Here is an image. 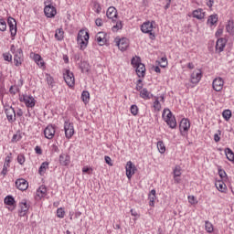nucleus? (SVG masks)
Instances as JSON below:
<instances>
[{
    "label": "nucleus",
    "mask_w": 234,
    "mask_h": 234,
    "mask_svg": "<svg viewBox=\"0 0 234 234\" xmlns=\"http://www.w3.org/2000/svg\"><path fill=\"white\" fill-rule=\"evenodd\" d=\"M10 52L14 56L15 67H21V65H23V61H25V55H23V49L16 48V45L12 44L10 47Z\"/></svg>",
    "instance_id": "1"
},
{
    "label": "nucleus",
    "mask_w": 234,
    "mask_h": 234,
    "mask_svg": "<svg viewBox=\"0 0 234 234\" xmlns=\"http://www.w3.org/2000/svg\"><path fill=\"white\" fill-rule=\"evenodd\" d=\"M163 118L170 129H175L176 127V119L173 115V112H171V110L165 109L163 112Z\"/></svg>",
    "instance_id": "2"
},
{
    "label": "nucleus",
    "mask_w": 234,
    "mask_h": 234,
    "mask_svg": "<svg viewBox=\"0 0 234 234\" xmlns=\"http://www.w3.org/2000/svg\"><path fill=\"white\" fill-rule=\"evenodd\" d=\"M44 5H45L44 14L46 17H48V18L56 17V15L58 14V10L52 5V1L50 0L45 1Z\"/></svg>",
    "instance_id": "3"
},
{
    "label": "nucleus",
    "mask_w": 234,
    "mask_h": 234,
    "mask_svg": "<svg viewBox=\"0 0 234 234\" xmlns=\"http://www.w3.org/2000/svg\"><path fill=\"white\" fill-rule=\"evenodd\" d=\"M89 31H85L80 29L78 33L77 41L80 45V48H87V45L89 44Z\"/></svg>",
    "instance_id": "4"
},
{
    "label": "nucleus",
    "mask_w": 234,
    "mask_h": 234,
    "mask_svg": "<svg viewBox=\"0 0 234 234\" xmlns=\"http://www.w3.org/2000/svg\"><path fill=\"white\" fill-rule=\"evenodd\" d=\"M64 81L67 83L68 87H74L76 83V79L74 78V73L69 69H66L63 73Z\"/></svg>",
    "instance_id": "5"
},
{
    "label": "nucleus",
    "mask_w": 234,
    "mask_h": 234,
    "mask_svg": "<svg viewBox=\"0 0 234 234\" xmlns=\"http://www.w3.org/2000/svg\"><path fill=\"white\" fill-rule=\"evenodd\" d=\"M19 101L25 103L26 106L29 108L36 107V99H34L30 95H20L19 96Z\"/></svg>",
    "instance_id": "6"
},
{
    "label": "nucleus",
    "mask_w": 234,
    "mask_h": 234,
    "mask_svg": "<svg viewBox=\"0 0 234 234\" xmlns=\"http://www.w3.org/2000/svg\"><path fill=\"white\" fill-rule=\"evenodd\" d=\"M7 25L9 27L11 37H16L17 34V22L14 19V17L9 16L7 18Z\"/></svg>",
    "instance_id": "7"
},
{
    "label": "nucleus",
    "mask_w": 234,
    "mask_h": 234,
    "mask_svg": "<svg viewBox=\"0 0 234 234\" xmlns=\"http://www.w3.org/2000/svg\"><path fill=\"white\" fill-rule=\"evenodd\" d=\"M95 41H97L100 47H103V45H107V43L109 42V37L105 32H99L95 36Z\"/></svg>",
    "instance_id": "8"
},
{
    "label": "nucleus",
    "mask_w": 234,
    "mask_h": 234,
    "mask_svg": "<svg viewBox=\"0 0 234 234\" xmlns=\"http://www.w3.org/2000/svg\"><path fill=\"white\" fill-rule=\"evenodd\" d=\"M141 30L144 34H149L150 35V39H154V34L153 33V23L144 22L141 26Z\"/></svg>",
    "instance_id": "9"
},
{
    "label": "nucleus",
    "mask_w": 234,
    "mask_h": 234,
    "mask_svg": "<svg viewBox=\"0 0 234 234\" xmlns=\"http://www.w3.org/2000/svg\"><path fill=\"white\" fill-rule=\"evenodd\" d=\"M126 169V176L128 180H131L133 178V175L138 171L136 168V165H134L131 161H128L125 166Z\"/></svg>",
    "instance_id": "10"
},
{
    "label": "nucleus",
    "mask_w": 234,
    "mask_h": 234,
    "mask_svg": "<svg viewBox=\"0 0 234 234\" xmlns=\"http://www.w3.org/2000/svg\"><path fill=\"white\" fill-rule=\"evenodd\" d=\"M115 41L118 48L122 50V52H125V50H127L129 48V39L126 37L115 38Z\"/></svg>",
    "instance_id": "11"
},
{
    "label": "nucleus",
    "mask_w": 234,
    "mask_h": 234,
    "mask_svg": "<svg viewBox=\"0 0 234 234\" xmlns=\"http://www.w3.org/2000/svg\"><path fill=\"white\" fill-rule=\"evenodd\" d=\"M64 131L66 134V138L70 139L74 136V124L65 122L64 123Z\"/></svg>",
    "instance_id": "12"
},
{
    "label": "nucleus",
    "mask_w": 234,
    "mask_h": 234,
    "mask_svg": "<svg viewBox=\"0 0 234 234\" xmlns=\"http://www.w3.org/2000/svg\"><path fill=\"white\" fill-rule=\"evenodd\" d=\"M212 87L216 92H220L224 89V80L222 78H216L212 82Z\"/></svg>",
    "instance_id": "13"
},
{
    "label": "nucleus",
    "mask_w": 234,
    "mask_h": 234,
    "mask_svg": "<svg viewBox=\"0 0 234 234\" xmlns=\"http://www.w3.org/2000/svg\"><path fill=\"white\" fill-rule=\"evenodd\" d=\"M200 80H202V71L200 69L194 70L190 77L191 83L197 85L200 82Z\"/></svg>",
    "instance_id": "14"
},
{
    "label": "nucleus",
    "mask_w": 234,
    "mask_h": 234,
    "mask_svg": "<svg viewBox=\"0 0 234 234\" xmlns=\"http://www.w3.org/2000/svg\"><path fill=\"white\" fill-rule=\"evenodd\" d=\"M45 138H48V140H52L54 138V134H56V127L54 125L49 124L48 127L44 130Z\"/></svg>",
    "instance_id": "15"
},
{
    "label": "nucleus",
    "mask_w": 234,
    "mask_h": 234,
    "mask_svg": "<svg viewBox=\"0 0 234 234\" xmlns=\"http://www.w3.org/2000/svg\"><path fill=\"white\" fill-rule=\"evenodd\" d=\"M5 114L9 123L16 122V110L12 106L5 109Z\"/></svg>",
    "instance_id": "16"
},
{
    "label": "nucleus",
    "mask_w": 234,
    "mask_h": 234,
    "mask_svg": "<svg viewBox=\"0 0 234 234\" xmlns=\"http://www.w3.org/2000/svg\"><path fill=\"white\" fill-rule=\"evenodd\" d=\"M16 186L20 191H27L28 189V182L24 178L17 179L16 181Z\"/></svg>",
    "instance_id": "17"
},
{
    "label": "nucleus",
    "mask_w": 234,
    "mask_h": 234,
    "mask_svg": "<svg viewBox=\"0 0 234 234\" xmlns=\"http://www.w3.org/2000/svg\"><path fill=\"white\" fill-rule=\"evenodd\" d=\"M226 43H228V40H226V38H218L216 43V50L218 53L224 52V48H226Z\"/></svg>",
    "instance_id": "18"
},
{
    "label": "nucleus",
    "mask_w": 234,
    "mask_h": 234,
    "mask_svg": "<svg viewBox=\"0 0 234 234\" xmlns=\"http://www.w3.org/2000/svg\"><path fill=\"white\" fill-rule=\"evenodd\" d=\"M191 127V122L188 119H182L179 124V129L181 133H187Z\"/></svg>",
    "instance_id": "19"
},
{
    "label": "nucleus",
    "mask_w": 234,
    "mask_h": 234,
    "mask_svg": "<svg viewBox=\"0 0 234 234\" xmlns=\"http://www.w3.org/2000/svg\"><path fill=\"white\" fill-rule=\"evenodd\" d=\"M106 16L108 19H112V21H114V18L116 19V17H118V12L116 11V8L114 6H111L108 8Z\"/></svg>",
    "instance_id": "20"
},
{
    "label": "nucleus",
    "mask_w": 234,
    "mask_h": 234,
    "mask_svg": "<svg viewBox=\"0 0 234 234\" xmlns=\"http://www.w3.org/2000/svg\"><path fill=\"white\" fill-rule=\"evenodd\" d=\"M12 160V153H10L6 157H5V161L3 166V170L1 172L2 175H6V173H8V167H10V162Z\"/></svg>",
    "instance_id": "21"
},
{
    "label": "nucleus",
    "mask_w": 234,
    "mask_h": 234,
    "mask_svg": "<svg viewBox=\"0 0 234 234\" xmlns=\"http://www.w3.org/2000/svg\"><path fill=\"white\" fill-rule=\"evenodd\" d=\"M192 16L196 19H204V17H206V13L202 8H198L193 11Z\"/></svg>",
    "instance_id": "22"
},
{
    "label": "nucleus",
    "mask_w": 234,
    "mask_h": 234,
    "mask_svg": "<svg viewBox=\"0 0 234 234\" xmlns=\"http://www.w3.org/2000/svg\"><path fill=\"white\" fill-rule=\"evenodd\" d=\"M60 165H69L70 164V156L67 154H61L59 155Z\"/></svg>",
    "instance_id": "23"
},
{
    "label": "nucleus",
    "mask_w": 234,
    "mask_h": 234,
    "mask_svg": "<svg viewBox=\"0 0 234 234\" xmlns=\"http://www.w3.org/2000/svg\"><path fill=\"white\" fill-rule=\"evenodd\" d=\"M136 67V73H137V76L139 78H144L145 76V65L144 64H139L138 66H135Z\"/></svg>",
    "instance_id": "24"
},
{
    "label": "nucleus",
    "mask_w": 234,
    "mask_h": 234,
    "mask_svg": "<svg viewBox=\"0 0 234 234\" xmlns=\"http://www.w3.org/2000/svg\"><path fill=\"white\" fill-rule=\"evenodd\" d=\"M65 37V31H63V28H58L55 32V38L57 41H63V38Z\"/></svg>",
    "instance_id": "25"
},
{
    "label": "nucleus",
    "mask_w": 234,
    "mask_h": 234,
    "mask_svg": "<svg viewBox=\"0 0 234 234\" xmlns=\"http://www.w3.org/2000/svg\"><path fill=\"white\" fill-rule=\"evenodd\" d=\"M140 96H141V98H143V100H151L153 94H151V92H149V90H147L146 88H144L140 91Z\"/></svg>",
    "instance_id": "26"
},
{
    "label": "nucleus",
    "mask_w": 234,
    "mask_h": 234,
    "mask_svg": "<svg viewBox=\"0 0 234 234\" xmlns=\"http://www.w3.org/2000/svg\"><path fill=\"white\" fill-rule=\"evenodd\" d=\"M216 187L221 193H226V191L228 189V186H226V184L223 181L216 182Z\"/></svg>",
    "instance_id": "27"
},
{
    "label": "nucleus",
    "mask_w": 234,
    "mask_h": 234,
    "mask_svg": "<svg viewBox=\"0 0 234 234\" xmlns=\"http://www.w3.org/2000/svg\"><path fill=\"white\" fill-rule=\"evenodd\" d=\"M47 195V187L45 186H39V188L37 190V197L38 198H43Z\"/></svg>",
    "instance_id": "28"
},
{
    "label": "nucleus",
    "mask_w": 234,
    "mask_h": 234,
    "mask_svg": "<svg viewBox=\"0 0 234 234\" xmlns=\"http://www.w3.org/2000/svg\"><path fill=\"white\" fill-rule=\"evenodd\" d=\"M218 22V16L217 15H211L208 16L207 25H210V27H213V25H217Z\"/></svg>",
    "instance_id": "29"
},
{
    "label": "nucleus",
    "mask_w": 234,
    "mask_h": 234,
    "mask_svg": "<svg viewBox=\"0 0 234 234\" xmlns=\"http://www.w3.org/2000/svg\"><path fill=\"white\" fill-rule=\"evenodd\" d=\"M28 208L29 207H28V204H27V200H23L20 203V209H21L20 214L24 216L27 213V211H28Z\"/></svg>",
    "instance_id": "30"
},
{
    "label": "nucleus",
    "mask_w": 234,
    "mask_h": 234,
    "mask_svg": "<svg viewBox=\"0 0 234 234\" xmlns=\"http://www.w3.org/2000/svg\"><path fill=\"white\" fill-rule=\"evenodd\" d=\"M148 198L150 200V206H154V200H156V190H151Z\"/></svg>",
    "instance_id": "31"
},
{
    "label": "nucleus",
    "mask_w": 234,
    "mask_h": 234,
    "mask_svg": "<svg viewBox=\"0 0 234 234\" xmlns=\"http://www.w3.org/2000/svg\"><path fill=\"white\" fill-rule=\"evenodd\" d=\"M80 68L81 72H89L90 70V65L87 61L80 62Z\"/></svg>",
    "instance_id": "32"
},
{
    "label": "nucleus",
    "mask_w": 234,
    "mask_h": 234,
    "mask_svg": "<svg viewBox=\"0 0 234 234\" xmlns=\"http://www.w3.org/2000/svg\"><path fill=\"white\" fill-rule=\"evenodd\" d=\"M33 59L36 63L40 65V67H45V62L43 61V58H41L39 54H34Z\"/></svg>",
    "instance_id": "33"
},
{
    "label": "nucleus",
    "mask_w": 234,
    "mask_h": 234,
    "mask_svg": "<svg viewBox=\"0 0 234 234\" xmlns=\"http://www.w3.org/2000/svg\"><path fill=\"white\" fill-rule=\"evenodd\" d=\"M225 154L229 162H234V153L230 148L225 149Z\"/></svg>",
    "instance_id": "34"
},
{
    "label": "nucleus",
    "mask_w": 234,
    "mask_h": 234,
    "mask_svg": "<svg viewBox=\"0 0 234 234\" xmlns=\"http://www.w3.org/2000/svg\"><path fill=\"white\" fill-rule=\"evenodd\" d=\"M4 202L6 206H16V199L12 196L5 197Z\"/></svg>",
    "instance_id": "35"
},
{
    "label": "nucleus",
    "mask_w": 234,
    "mask_h": 234,
    "mask_svg": "<svg viewBox=\"0 0 234 234\" xmlns=\"http://www.w3.org/2000/svg\"><path fill=\"white\" fill-rule=\"evenodd\" d=\"M47 169H48V162L42 163L38 169L39 175L41 176L45 175V173H47Z\"/></svg>",
    "instance_id": "36"
},
{
    "label": "nucleus",
    "mask_w": 234,
    "mask_h": 234,
    "mask_svg": "<svg viewBox=\"0 0 234 234\" xmlns=\"http://www.w3.org/2000/svg\"><path fill=\"white\" fill-rule=\"evenodd\" d=\"M205 229L207 233H213L215 230L213 224L209 221H205Z\"/></svg>",
    "instance_id": "37"
},
{
    "label": "nucleus",
    "mask_w": 234,
    "mask_h": 234,
    "mask_svg": "<svg viewBox=\"0 0 234 234\" xmlns=\"http://www.w3.org/2000/svg\"><path fill=\"white\" fill-rule=\"evenodd\" d=\"M157 149L161 154H164L165 153V144H164V141H158L157 142Z\"/></svg>",
    "instance_id": "38"
},
{
    "label": "nucleus",
    "mask_w": 234,
    "mask_h": 234,
    "mask_svg": "<svg viewBox=\"0 0 234 234\" xmlns=\"http://www.w3.org/2000/svg\"><path fill=\"white\" fill-rule=\"evenodd\" d=\"M90 99V93H89V91H82L81 94V100L83 102L85 103H89V100Z\"/></svg>",
    "instance_id": "39"
},
{
    "label": "nucleus",
    "mask_w": 234,
    "mask_h": 234,
    "mask_svg": "<svg viewBox=\"0 0 234 234\" xmlns=\"http://www.w3.org/2000/svg\"><path fill=\"white\" fill-rule=\"evenodd\" d=\"M222 116L224 120H226V122H229V120L231 119V110L223 111Z\"/></svg>",
    "instance_id": "40"
},
{
    "label": "nucleus",
    "mask_w": 234,
    "mask_h": 234,
    "mask_svg": "<svg viewBox=\"0 0 234 234\" xmlns=\"http://www.w3.org/2000/svg\"><path fill=\"white\" fill-rule=\"evenodd\" d=\"M122 21H117L116 24L112 27L113 32H118V30H122Z\"/></svg>",
    "instance_id": "41"
},
{
    "label": "nucleus",
    "mask_w": 234,
    "mask_h": 234,
    "mask_svg": "<svg viewBox=\"0 0 234 234\" xmlns=\"http://www.w3.org/2000/svg\"><path fill=\"white\" fill-rule=\"evenodd\" d=\"M141 64H142V59L140 58V57L132 58V65H133V67H137L138 65H141Z\"/></svg>",
    "instance_id": "42"
},
{
    "label": "nucleus",
    "mask_w": 234,
    "mask_h": 234,
    "mask_svg": "<svg viewBox=\"0 0 234 234\" xmlns=\"http://www.w3.org/2000/svg\"><path fill=\"white\" fill-rule=\"evenodd\" d=\"M3 58L5 61H8L9 63H12V54H10L9 52L4 53Z\"/></svg>",
    "instance_id": "43"
},
{
    "label": "nucleus",
    "mask_w": 234,
    "mask_h": 234,
    "mask_svg": "<svg viewBox=\"0 0 234 234\" xmlns=\"http://www.w3.org/2000/svg\"><path fill=\"white\" fill-rule=\"evenodd\" d=\"M57 217L58 218H64V217H65V210L62 207L57 209Z\"/></svg>",
    "instance_id": "44"
},
{
    "label": "nucleus",
    "mask_w": 234,
    "mask_h": 234,
    "mask_svg": "<svg viewBox=\"0 0 234 234\" xmlns=\"http://www.w3.org/2000/svg\"><path fill=\"white\" fill-rule=\"evenodd\" d=\"M154 109L155 111H161L162 109V104H160V101H158V98H156V100L154 102Z\"/></svg>",
    "instance_id": "45"
},
{
    "label": "nucleus",
    "mask_w": 234,
    "mask_h": 234,
    "mask_svg": "<svg viewBox=\"0 0 234 234\" xmlns=\"http://www.w3.org/2000/svg\"><path fill=\"white\" fill-rule=\"evenodd\" d=\"M133 116H136L138 114V106L136 104H133L130 109Z\"/></svg>",
    "instance_id": "46"
},
{
    "label": "nucleus",
    "mask_w": 234,
    "mask_h": 234,
    "mask_svg": "<svg viewBox=\"0 0 234 234\" xmlns=\"http://www.w3.org/2000/svg\"><path fill=\"white\" fill-rule=\"evenodd\" d=\"M0 30L1 32H5L6 30V22L3 18L0 19Z\"/></svg>",
    "instance_id": "47"
},
{
    "label": "nucleus",
    "mask_w": 234,
    "mask_h": 234,
    "mask_svg": "<svg viewBox=\"0 0 234 234\" xmlns=\"http://www.w3.org/2000/svg\"><path fill=\"white\" fill-rule=\"evenodd\" d=\"M10 94L16 95L19 92V88L17 86H11L9 89Z\"/></svg>",
    "instance_id": "48"
},
{
    "label": "nucleus",
    "mask_w": 234,
    "mask_h": 234,
    "mask_svg": "<svg viewBox=\"0 0 234 234\" xmlns=\"http://www.w3.org/2000/svg\"><path fill=\"white\" fill-rule=\"evenodd\" d=\"M93 8H94L96 14H100L101 12V5L98 2L94 3Z\"/></svg>",
    "instance_id": "49"
},
{
    "label": "nucleus",
    "mask_w": 234,
    "mask_h": 234,
    "mask_svg": "<svg viewBox=\"0 0 234 234\" xmlns=\"http://www.w3.org/2000/svg\"><path fill=\"white\" fill-rule=\"evenodd\" d=\"M17 162L20 164V165H23L25 164V155L23 154H19L17 155Z\"/></svg>",
    "instance_id": "50"
},
{
    "label": "nucleus",
    "mask_w": 234,
    "mask_h": 234,
    "mask_svg": "<svg viewBox=\"0 0 234 234\" xmlns=\"http://www.w3.org/2000/svg\"><path fill=\"white\" fill-rule=\"evenodd\" d=\"M226 28H227V32H229V34H231L234 28L233 22H229Z\"/></svg>",
    "instance_id": "51"
},
{
    "label": "nucleus",
    "mask_w": 234,
    "mask_h": 234,
    "mask_svg": "<svg viewBox=\"0 0 234 234\" xmlns=\"http://www.w3.org/2000/svg\"><path fill=\"white\" fill-rule=\"evenodd\" d=\"M218 176H220V178L222 180H224V178H226V176H228V174H226V171H224L222 168L218 169Z\"/></svg>",
    "instance_id": "52"
},
{
    "label": "nucleus",
    "mask_w": 234,
    "mask_h": 234,
    "mask_svg": "<svg viewBox=\"0 0 234 234\" xmlns=\"http://www.w3.org/2000/svg\"><path fill=\"white\" fill-rule=\"evenodd\" d=\"M173 173H174V176H180L182 175L180 166H176Z\"/></svg>",
    "instance_id": "53"
},
{
    "label": "nucleus",
    "mask_w": 234,
    "mask_h": 234,
    "mask_svg": "<svg viewBox=\"0 0 234 234\" xmlns=\"http://www.w3.org/2000/svg\"><path fill=\"white\" fill-rule=\"evenodd\" d=\"M160 67L165 69V67H167V58H162L161 60L159 61Z\"/></svg>",
    "instance_id": "54"
},
{
    "label": "nucleus",
    "mask_w": 234,
    "mask_h": 234,
    "mask_svg": "<svg viewBox=\"0 0 234 234\" xmlns=\"http://www.w3.org/2000/svg\"><path fill=\"white\" fill-rule=\"evenodd\" d=\"M188 202H189V204H197V199L195 198V197L194 196H189L188 197Z\"/></svg>",
    "instance_id": "55"
},
{
    "label": "nucleus",
    "mask_w": 234,
    "mask_h": 234,
    "mask_svg": "<svg viewBox=\"0 0 234 234\" xmlns=\"http://www.w3.org/2000/svg\"><path fill=\"white\" fill-rule=\"evenodd\" d=\"M220 131H218V133H215L214 134V141L216 142V143H218V142H220Z\"/></svg>",
    "instance_id": "56"
},
{
    "label": "nucleus",
    "mask_w": 234,
    "mask_h": 234,
    "mask_svg": "<svg viewBox=\"0 0 234 234\" xmlns=\"http://www.w3.org/2000/svg\"><path fill=\"white\" fill-rule=\"evenodd\" d=\"M95 25H96V27H102L103 26V20H101V18H97L95 20Z\"/></svg>",
    "instance_id": "57"
},
{
    "label": "nucleus",
    "mask_w": 234,
    "mask_h": 234,
    "mask_svg": "<svg viewBox=\"0 0 234 234\" xmlns=\"http://www.w3.org/2000/svg\"><path fill=\"white\" fill-rule=\"evenodd\" d=\"M51 153H59V147H58L56 144H52Z\"/></svg>",
    "instance_id": "58"
},
{
    "label": "nucleus",
    "mask_w": 234,
    "mask_h": 234,
    "mask_svg": "<svg viewBox=\"0 0 234 234\" xmlns=\"http://www.w3.org/2000/svg\"><path fill=\"white\" fill-rule=\"evenodd\" d=\"M47 82L48 85H54V79L51 76L47 77Z\"/></svg>",
    "instance_id": "59"
},
{
    "label": "nucleus",
    "mask_w": 234,
    "mask_h": 234,
    "mask_svg": "<svg viewBox=\"0 0 234 234\" xmlns=\"http://www.w3.org/2000/svg\"><path fill=\"white\" fill-rule=\"evenodd\" d=\"M104 160L108 164V165L112 166V159H111L108 155L104 157Z\"/></svg>",
    "instance_id": "60"
},
{
    "label": "nucleus",
    "mask_w": 234,
    "mask_h": 234,
    "mask_svg": "<svg viewBox=\"0 0 234 234\" xmlns=\"http://www.w3.org/2000/svg\"><path fill=\"white\" fill-rule=\"evenodd\" d=\"M21 140V135L14 134L12 138V142H19Z\"/></svg>",
    "instance_id": "61"
},
{
    "label": "nucleus",
    "mask_w": 234,
    "mask_h": 234,
    "mask_svg": "<svg viewBox=\"0 0 234 234\" xmlns=\"http://www.w3.org/2000/svg\"><path fill=\"white\" fill-rule=\"evenodd\" d=\"M16 116H18L19 118H21V116H23V110L18 109L16 112Z\"/></svg>",
    "instance_id": "62"
},
{
    "label": "nucleus",
    "mask_w": 234,
    "mask_h": 234,
    "mask_svg": "<svg viewBox=\"0 0 234 234\" xmlns=\"http://www.w3.org/2000/svg\"><path fill=\"white\" fill-rule=\"evenodd\" d=\"M213 5H215V0H208V2H207V5L211 8L213 6Z\"/></svg>",
    "instance_id": "63"
},
{
    "label": "nucleus",
    "mask_w": 234,
    "mask_h": 234,
    "mask_svg": "<svg viewBox=\"0 0 234 234\" xmlns=\"http://www.w3.org/2000/svg\"><path fill=\"white\" fill-rule=\"evenodd\" d=\"M35 151L37 153V154H42L43 151L41 150V148L39 146H36Z\"/></svg>",
    "instance_id": "64"
}]
</instances>
